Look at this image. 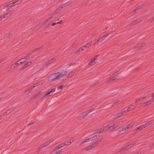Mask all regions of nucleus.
Returning a JSON list of instances; mask_svg holds the SVG:
<instances>
[{"mask_svg":"<svg viewBox=\"0 0 154 154\" xmlns=\"http://www.w3.org/2000/svg\"><path fill=\"white\" fill-rule=\"evenodd\" d=\"M146 97H141L140 98L137 99L135 101L136 103H138L139 101H141L142 100H143Z\"/></svg>","mask_w":154,"mask_h":154,"instance_id":"obj_20","label":"nucleus"},{"mask_svg":"<svg viewBox=\"0 0 154 154\" xmlns=\"http://www.w3.org/2000/svg\"><path fill=\"white\" fill-rule=\"evenodd\" d=\"M119 73V71H117L116 72H115L113 74H112V75L113 76H115L117 74H118Z\"/></svg>","mask_w":154,"mask_h":154,"instance_id":"obj_32","label":"nucleus"},{"mask_svg":"<svg viewBox=\"0 0 154 154\" xmlns=\"http://www.w3.org/2000/svg\"><path fill=\"white\" fill-rule=\"evenodd\" d=\"M19 60H18L17 61V63H15L13 64H12V65L11 66L10 68L11 69L17 66L19 64H20L21 63H23L22 62H19Z\"/></svg>","mask_w":154,"mask_h":154,"instance_id":"obj_6","label":"nucleus"},{"mask_svg":"<svg viewBox=\"0 0 154 154\" xmlns=\"http://www.w3.org/2000/svg\"><path fill=\"white\" fill-rule=\"evenodd\" d=\"M135 109V107L133 105H131L127 109V111L128 112Z\"/></svg>","mask_w":154,"mask_h":154,"instance_id":"obj_14","label":"nucleus"},{"mask_svg":"<svg viewBox=\"0 0 154 154\" xmlns=\"http://www.w3.org/2000/svg\"><path fill=\"white\" fill-rule=\"evenodd\" d=\"M91 148H92L95 146V145L94 143L92 144L90 146Z\"/></svg>","mask_w":154,"mask_h":154,"instance_id":"obj_43","label":"nucleus"},{"mask_svg":"<svg viewBox=\"0 0 154 154\" xmlns=\"http://www.w3.org/2000/svg\"><path fill=\"white\" fill-rule=\"evenodd\" d=\"M121 77H122L121 76H117L115 78V80L119 79Z\"/></svg>","mask_w":154,"mask_h":154,"instance_id":"obj_44","label":"nucleus"},{"mask_svg":"<svg viewBox=\"0 0 154 154\" xmlns=\"http://www.w3.org/2000/svg\"><path fill=\"white\" fill-rule=\"evenodd\" d=\"M89 113L88 111H85L82 113L81 114V116L82 117H85V116L87 115Z\"/></svg>","mask_w":154,"mask_h":154,"instance_id":"obj_16","label":"nucleus"},{"mask_svg":"<svg viewBox=\"0 0 154 154\" xmlns=\"http://www.w3.org/2000/svg\"><path fill=\"white\" fill-rule=\"evenodd\" d=\"M124 129V128H122L121 129H120L118 133H119L122 131Z\"/></svg>","mask_w":154,"mask_h":154,"instance_id":"obj_40","label":"nucleus"},{"mask_svg":"<svg viewBox=\"0 0 154 154\" xmlns=\"http://www.w3.org/2000/svg\"><path fill=\"white\" fill-rule=\"evenodd\" d=\"M18 4H19V3H16V4H15V2H14V3H13L11 5V6H9L8 8V9H10V8H11L12 7H13L15 6L16 5Z\"/></svg>","mask_w":154,"mask_h":154,"instance_id":"obj_25","label":"nucleus"},{"mask_svg":"<svg viewBox=\"0 0 154 154\" xmlns=\"http://www.w3.org/2000/svg\"><path fill=\"white\" fill-rule=\"evenodd\" d=\"M142 8V7H141L140 6L136 8L135 9L133 10V12H134L135 11H138V10L141 9Z\"/></svg>","mask_w":154,"mask_h":154,"instance_id":"obj_24","label":"nucleus"},{"mask_svg":"<svg viewBox=\"0 0 154 154\" xmlns=\"http://www.w3.org/2000/svg\"><path fill=\"white\" fill-rule=\"evenodd\" d=\"M5 17V16H4L3 15L2 16L0 17V19H1V20L2 19Z\"/></svg>","mask_w":154,"mask_h":154,"instance_id":"obj_50","label":"nucleus"},{"mask_svg":"<svg viewBox=\"0 0 154 154\" xmlns=\"http://www.w3.org/2000/svg\"><path fill=\"white\" fill-rule=\"evenodd\" d=\"M59 74L58 72H57L51 74L49 78L50 81L52 82L60 78V75Z\"/></svg>","mask_w":154,"mask_h":154,"instance_id":"obj_1","label":"nucleus"},{"mask_svg":"<svg viewBox=\"0 0 154 154\" xmlns=\"http://www.w3.org/2000/svg\"><path fill=\"white\" fill-rule=\"evenodd\" d=\"M56 59L55 58H53L51 59V60H48L47 62H46L45 63V65H47L51 63L52 62H53V61L55 60Z\"/></svg>","mask_w":154,"mask_h":154,"instance_id":"obj_10","label":"nucleus"},{"mask_svg":"<svg viewBox=\"0 0 154 154\" xmlns=\"http://www.w3.org/2000/svg\"><path fill=\"white\" fill-rule=\"evenodd\" d=\"M35 86H33L32 87H29L28 89L25 90L24 91V93L28 92V93H30L35 87Z\"/></svg>","mask_w":154,"mask_h":154,"instance_id":"obj_7","label":"nucleus"},{"mask_svg":"<svg viewBox=\"0 0 154 154\" xmlns=\"http://www.w3.org/2000/svg\"><path fill=\"white\" fill-rule=\"evenodd\" d=\"M153 100H152V99L150 100L149 101L147 102V103H151Z\"/></svg>","mask_w":154,"mask_h":154,"instance_id":"obj_55","label":"nucleus"},{"mask_svg":"<svg viewBox=\"0 0 154 154\" xmlns=\"http://www.w3.org/2000/svg\"><path fill=\"white\" fill-rule=\"evenodd\" d=\"M133 125H134V124H133V123L132 122L128 125L129 126H130L131 127Z\"/></svg>","mask_w":154,"mask_h":154,"instance_id":"obj_52","label":"nucleus"},{"mask_svg":"<svg viewBox=\"0 0 154 154\" xmlns=\"http://www.w3.org/2000/svg\"><path fill=\"white\" fill-rule=\"evenodd\" d=\"M10 14L9 13H8L4 15L5 17L6 16V17H8L9 16H10Z\"/></svg>","mask_w":154,"mask_h":154,"instance_id":"obj_39","label":"nucleus"},{"mask_svg":"<svg viewBox=\"0 0 154 154\" xmlns=\"http://www.w3.org/2000/svg\"><path fill=\"white\" fill-rule=\"evenodd\" d=\"M69 2H66V3L63 4L60 6V8H61V9L64 7H66V6L67 5H68L69 4L68 3Z\"/></svg>","mask_w":154,"mask_h":154,"instance_id":"obj_19","label":"nucleus"},{"mask_svg":"<svg viewBox=\"0 0 154 154\" xmlns=\"http://www.w3.org/2000/svg\"><path fill=\"white\" fill-rule=\"evenodd\" d=\"M22 2V0H20V2H19L18 1H17L16 2L17 3H19H19H21Z\"/></svg>","mask_w":154,"mask_h":154,"instance_id":"obj_61","label":"nucleus"},{"mask_svg":"<svg viewBox=\"0 0 154 154\" xmlns=\"http://www.w3.org/2000/svg\"><path fill=\"white\" fill-rule=\"evenodd\" d=\"M100 136L99 135L98 136H97V135H95L93 137H91V138H92V140H95L97 138H99L100 137Z\"/></svg>","mask_w":154,"mask_h":154,"instance_id":"obj_21","label":"nucleus"},{"mask_svg":"<svg viewBox=\"0 0 154 154\" xmlns=\"http://www.w3.org/2000/svg\"><path fill=\"white\" fill-rule=\"evenodd\" d=\"M118 126V125L117 124H114L113 125L110 126L109 125H107V127L109 128V129L110 131H112L113 129L116 128Z\"/></svg>","mask_w":154,"mask_h":154,"instance_id":"obj_2","label":"nucleus"},{"mask_svg":"<svg viewBox=\"0 0 154 154\" xmlns=\"http://www.w3.org/2000/svg\"><path fill=\"white\" fill-rule=\"evenodd\" d=\"M94 108H93L88 111L90 113V112H91L92 111L94 110Z\"/></svg>","mask_w":154,"mask_h":154,"instance_id":"obj_37","label":"nucleus"},{"mask_svg":"<svg viewBox=\"0 0 154 154\" xmlns=\"http://www.w3.org/2000/svg\"><path fill=\"white\" fill-rule=\"evenodd\" d=\"M32 63V62H28L26 64H25L23 67V68L24 69V68H26L28 66H29V65H31Z\"/></svg>","mask_w":154,"mask_h":154,"instance_id":"obj_18","label":"nucleus"},{"mask_svg":"<svg viewBox=\"0 0 154 154\" xmlns=\"http://www.w3.org/2000/svg\"><path fill=\"white\" fill-rule=\"evenodd\" d=\"M53 18V17L52 16H51V17H48L47 19V20L48 21H49L50 20H51V19H52Z\"/></svg>","mask_w":154,"mask_h":154,"instance_id":"obj_42","label":"nucleus"},{"mask_svg":"<svg viewBox=\"0 0 154 154\" xmlns=\"http://www.w3.org/2000/svg\"><path fill=\"white\" fill-rule=\"evenodd\" d=\"M153 100H152V99L150 100L149 101L147 102V103H151Z\"/></svg>","mask_w":154,"mask_h":154,"instance_id":"obj_54","label":"nucleus"},{"mask_svg":"<svg viewBox=\"0 0 154 154\" xmlns=\"http://www.w3.org/2000/svg\"><path fill=\"white\" fill-rule=\"evenodd\" d=\"M64 146V145L63 143L59 145L57 147H55L54 149L52 150V152H55V151L57 149L60 148Z\"/></svg>","mask_w":154,"mask_h":154,"instance_id":"obj_8","label":"nucleus"},{"mask_svg":"<svg viewBox=\"0 0 154 154\" xmlns=\"http://www.w3.org/2000/svg\"><path fill=\"white\" fill-rule=\"evenodd\" d=\"M145 43H142V44L141 45H140L141 48L142 47L144 46H145Z\"/></svg>","mask_w":154,"mask_h":154,"instance_id":"obj_51","label":"nucleus"},{"mask_svg":"<svg viewBox=\"0 0 154 154\" xmlns=\"http://www.w3.org/2000/svg\"><path fill=\"white\" fill-rule=\"evenodd\" d=\"M11 112H9V110H8L6 112H5V113H6V114L8 115L9 113Z\"/></svg>","mask_w":154,"mask_h":154,"instance_id":"obj_49","label":"nucleus"},{"mask_svg":"<svg viewBox=\"0 0 154 154\" xmlns=\"http://www.w3.org/2000/svg\"><path fill=\"white\" fill-rule=\"evenodd\" d=\"M42 92L41 91H40L37 93L35 94L33 97L31 98V99H33L36 98L38 96L40 95L42 93Z\"/></svg>","mask_w":154,"mask_h":154,"instance_id":"obj_15","label":"nucleus"},{"mask_svg":"<svg viewBox=\"0 0 154 154\" xmlns=\"http://www.w3.org/2000/svg\"><path fill=\"white\" fill-rule=\"evenodd\" d=\"M53 141V140L52 139H50V140H49L48 141V142H50V143H51Z\"/></svg>","mask_w":154,"mask_h":154,"instance_id":"obj_58","label":"nucleus"},{"mask_svg":"<svg viewBox=\"0 0 154 154\" xmlns=\"http://www.w3.org/2000/svg\"><path fill=\"white\" fill-rule=\"evenodd\" d=\"M71 143V141H69V142H66L65 141L64 144V145H70Z\"/></svg>","mask_w":154,"mask_h":154,"instance_id":"obj_27","label":"nucleus"},{"mask_svg":"<svg viewBox=\"0 0 154 154\" xmlns=\"http://www.w3.org/2000/svg\"><path fill=\"white\" fill-rule=\"evenodd\" d=\"M112 82V80L111 79H109L107 81H106V83H108Z\"/></svg>","mask_w":154,"mask_h":154,"instance_id":"obj_38","label":"nucleus"},{"mask_svg":"<svg viewBox=\"0 0 154 154\" xmlns=\"http://www.w3.org/2000/svg\"><path fill=\"white\" fill-rule=\"evenodd\" d=\"M126 112L124 111L123 112H120L118 113L115 116V118H116L120 117L123 114L124 112Z\"/></svg>","mask_w":154,"mask_h":154,"instance_id":"obj_12","label":"nucleus"},{"mask_svg":"<svg viewBox=\"0 0 154 154\" xmlns=\"http://www.w3.org/2000/svg\"><path fill=\"white\" fill-rule=\"evenodd\" d=\"M43 146H40V147H39V148H38V150H40L43 147Z\"/></svg>","mask_w":154,"mask_h":154,"instance_id":"obj_56","label":"nucleus"},{"mask_svg":"<svg viewBox=\"0 0 154 154\" xmlns=\"http://www.w3.org/2000/svg\"><path fill=\"white\" fill-rule=\"evenodd\" d=\"M55 91V88L51 89L50 91H48V94H50L53 91Z\"/></svg>","mask_w":154,"mask_h":154,"instance_id":"obj_30","label":"nucleus"},{"mask_svg":"<svg viewBox=\"0 0 154 154\" xmlns=\"http://www.w3.org/2000/svg\"><path fill=\"white\" fill-rule=\"evenodd\" d=\"M101 141L100 140L98 141L97 142L95 143H94V144L95 145V146H97V144H99L100 143Z\"/></svg>","mask_w":154,"mask_h":154,"instance_id":"obj_33","label":"nucleus"},{"mask_svg":"<svg viewBox=\"0 0 154 154\" xmlns=\"http://www.w3.org/2000/svg\"><path fill=\"white\" fill-rule=\"evenodd\" d=\"M130 126L128 125L125 128V130L126 129L129 128Z\"/></svg>","mask_w":154,"mask_h":154,"instance_id":"obj_46","label":"nucleus"},{"mask_svg":"<svg viewBox=\"0 0 154 154\" xmlns=\"http://www.w3.org/2000/svg\"><path fill=\"white\" fill-rule=\"evenodd\" d=\"M90 45L89 44H86L84 46H85L86 48L87 47H89Z\"/></svg>","mask_w":154,"mask_h":154,"instance_id":"obj_47","label":"nucleus"},{"mask_svg":"<svg viewBox=\"0 0 154 154\" xmlns=\"http://www.w3.org/2000/svg\"><path fill=\"white\" fill-rule=\"evenodd\" d=\"M80 50H81V49H79L77 51V52H76V53H79L80 52Z\"/></svg>","mask_w":154,"mask_h":154,"instance_id":"obj_59","label":"nucleus"},{"mask_svg":"<svg viewBox=\"0 0 154 154\" xmlns=\"http://www.w3.org/2000/svg\"><path fill=\"white\" fill-rule=\"evenodd\" d=\"M41 47H39L38 48H36L35 49L34 51H32V52H34V51H37V50H38L39 49H41Z\"/></svg>","mask_w":154,"mask_h":154,"instance_id":"obj_45","label":"nucleus"},{"mask_svg":"<svg viewBox=\"0 0 154 154\" xmlns=\"http://www.w3.org/2000/svg\"><path fill=\"white\" fill-rule=\"evenodd\" d=\"M144 128H145V126L143 125H142L140 127H137L134 130V132H135L136 131H137L138 130H141Z\"/></svg>","mask_w":154,"mask_h":154,"instance_id":"obj_11","label":"nucleus"},{"mask_svg":"<svg viewBox=\"0 0 154 154\" xmlns=\"http://www.w3.org/2000/svg\"><path fill=\"white\" fill-rule=\"evenodd\" d=\"M73 74H74V73H73V72L72 71L69 74V75H68V76H67V77L70 78L73 76Z\"/></svg>","mask_w":154,"mask_h":154,"instance_id":"obj_28","label":"nucleus"},{"mask_svg":"<svg viewBox=\"0 0 154 154\" xmlns=\"http://www.w3.org/2000/svg\"><path fill=\"white\" fill-rule=\"evenodd\" d=\"M85 48H86V47L84 46L82 47L81 48V51H83V50H85Z\"/></svg>","mask_w":154,"mask_h":154,"instance_id":"obj_35","label":"nucleus"},{"mask_svg":"<svg viewBox=\"0 0 154 154\" xmlns=\"http://www.w3.org/2000/svg\"><path fill=\"white\" fill-rule=\"evenodd\" d=\"M141 48V45H140L138 46H136L134 48V49L135 50H137L140 49Z\"/></svg>","mask_w":154,"mask_h":154,"instance_id":"obj_29","label":"nucleus"},{"mask_svg":"<svg viewBox=\"0 0 154 154\" xmlns=\"http://www.w3.org/2000/svg\"><path fill=\"white\" fill-rule=\"evenodd\" d=\"M99 82H96V83H95L94 85H97L98 84H99Z\"/></svg>","mask_w":154,"mask_h":154,"instance_id":"obj_60","label":"nucleus"},{"mask_svg":"<svg viewBox=\"0 0 154 154\" xmlns=\"http://www.w3.org/2000/svg\"><path fill=\"white\" fill-rule=\"evenodd\" d=\"M30 54H31V53H29L24 58H21V59H20V60L21 61V60H23V59H26V58L27 57H28Z\"/></svg>","mask_w":154,"mask_h":154,"instance_id":"obj_23","label":"nucleus"},{"mask_svg":"<svg viewBox=\"0 0 154 154\" xmlns=\"http://www.w3.org/2000/svg\"><path fill=\"white\" fill-rule=\"evenodd\" d=\"M153 100H152V99L150 100L149 101L147 102V103H151Z\"/></svg>","mask_w":154,"mask_h":154,"instance_id":"obj_53","label":"nucleus"},{"mask_svg":"<svg viewBox=\"0 0 154 154\" xmlns=\"http://www.w3.org/2000/svg\"><path fill=\"white\" fill-rule=\"evenodd\" d=\"M62 149H61V150H60L59 151H58L57 152V153L58 154H60V153L61 152V151H62Z\"/></svg>","mask_w":154,"mask_h":154,"instance_id":"obj_63","label":"nucleus"},{"mask_svg":"<svg viewBox=\"0 0 154 154\" xmlns=\"http://www.w3.org/2000/svg\"><path fill=\"white\" fill-rule=\"evenodd\" d=\"M153 123V122L152 121H150L149 122H147L146 124L143 125L145 126V128L147 127L150 125L152 124Z\"/></svg>","mask_w":154,"mask_h":154,"instance_id":"obj_17","label":"nucleus"},{"mask_svg":"<svg viewBox=\"0 0 154 154\" xmlns=\"http://www.w3.org/2000/svg\"><path fill=\"white\" fill-rule=\"evenodd\" d=\"M92 138H91V137H90L89 138H88L85 140V142H88V141H89V140H92Z\"/></svg>","mask_w":154,"mask_h":154,"instance_id":"obj_34","label":"nucleus"},{"mask_svg":"<svg viewBox=\"0 0 154 154\" xmlns=\"http://www.w3.org/2000/svg\"><path fill=\"white\" fill-rule=\"evenodd\" d=\"M105 129V128L104 127H102L100 129H98L96 133H98L99 134H100L102 132H103Z\"/></svg>","mask_w":154,"mask_h":154,"instance_id":"obj_13","label":"nucleus"},{"mask_svg":"<svg viewBox=\"0 0 154 154\" xmlns=\"http://www.w3.org/2000/svg\"><path fill=\"white\" fill-rule=\"evenodd\" d=\"M50 143V142H48V141L44 143L42 145L43 146H46L48 145Z\"/></svg>","mask_w":154,"mask_h":154,"instance_id":"obj_26","label":"nucleus"},{"mask_svg":"<svg viewBox=\"0 0 154 154\" xmlns=\"http://www.w3.org/2000/svg\"><path fill=\"white\" fill-rule=\"evenodd\" d=\"M62 22V20H60V21H59L58 22H56L55 23H56V24H57L61 23Z\"/></svg>","mask_w":154,"mask_h":154,"instance_id":"obj_57","label":"nucleus"},{"mask_svg":"<svg viewBox=\"0 0 154 154\" xmlns=\"http://www.w3.org/2000/svg\"><path fill=\"white\" fill-rule=\"evenodd\" d=\"M85 142V140L82 141L81 143H80V144H82L83 143H84Z\"/></svg>","mask_w":154,"mask_h":154,"instance_id":"obj_62","label":"nucleus"},{"mask_svg":"<svg viewBox=\"0 0 154 154\" xmlns=\"http://www.w3.org/2000/svg\"><path fill=\"white\" fill-rule=\"evenodd\" d=\"M48 21L47 20H46L45 21V22L44 23V24H44V25L45 24V23H47V22Z\"/></svg>","mask_w":154,"mask_h":154,"instance_id":"obj_64","label":"nucleus"},{"mask_svg":"<svg viewBox=\"0 0 154 154\" xmlns=\"http://www.w3.org/2000/svg\"><path fill=\"white\" fill-rule=\"evenodd\" d=\"M134 145L133 143H131L129 145H127V146L123 147L120 150L119 152H118L117 153H119V152H120L121 151H123L127 149H128L130 147H131L132 146H133Z\"/></svg>","mask_w":154,"mask_h":154,"instance_id":"obj_3","label":"nucleus"},{"mask_svg":"<svg viewBox=\"0 0 154 154\" xmlns=\"http://www.w3.org/2000/svg\"><path fill=\"white\" fill-rule=\"evenodd\" d=\"M141 20L137 19L136 21H134L129 24V26H131L134 24H135L138 23H140Z\"/></svg>","mask_w":154,"mask_h":154,"instance_id":"obj_5","label":"nucleus"},{"mask_svg":"<svg viewBox=\"0 0 154 154\" xmlns=\"http://www.w3.org/2000/svg\"><path fill=\"white\" fill-rule=\"evenodd\" d=\"M96 63V61L94 60H91L89 63V65H94Z\"/></svg>","mask_w":154,"mask_h":154,"instance_id":"obj_22","label":"nucleus"},{"mask_svg":"<svg viewBox=\"0 0 154 154\" xmlns=\"http://www.w3.org/2000/svg\"><path fill=\"white\" fill-rule=\"evenodd\" d=\"M109 33H108L107 35H105L103 36L101 38H100V39H99V40H98L95 43L96 44H98L99 42H102L103 39H104V38L107 37L108 35H109Z\"/></svg>","mask_w":154,"mask_h":154,"instance_id":"obj_4","label":"nucleus"},{"mask_svg":"<svg viewBox=\"0 0 154 154\" xmlns=\"http://www.w3.org/2000/svg\"><path fill=\"white\" fill-rule=\"evenodd\" d=\"M61 9V8L60 7L58 8L57 9L54 11V12L55 13H56L57 12H58Z\"/></svg>","mask_w":154,"mask_h":154,"instance_id":"obj_31","label":"nucleus"},{"mask_svg":"<svg viewBox=\"0 0 154 154\" xmlns=\"http://www.w3.org/2000/svg\"><path fill=\"white\" fill-rule=\"evenodd\" d=\"M58 73H59V74L60 75V78L63 77L67 73L66 71H63L61 72H58Z\"/></svg>","mask_w":154,"mask_h":154,"instance_id":"obj_9","label":"nucleus"},{"mask_svg":"<svg viewBox=\"0 0 154 154\" xmlns=\"http://www.w3.org/2000/svg\"><path fill=\"white\" fill-rule=\"evenodd\" d=\"M63 85H60L58 87V88L60 89H62L63 88Z\"/></svg>","mask_w":154,"mask_h":154,"instance_id":"obj_48","label":"nucleus"},{"mask_svg":"<svg viewBox=\"0 0 154 154\" xmlns=\"http://www.w3.org/2000/svg\"><path fill=\"white\" fill-rule=\"evenodd\" d=\"M91 149V148L90 146H89L86 148V149L87 150H90Z\"/></svg>","mask_w":154,"mask_h":154,"instance_id":"obj_41","label":"nucleus"},{"mask_svg":"<svg viewBox=\"0 0 154 154\" xmlns=\"http://www.w3.org/2000/svg\"><path fill=\"white\" fill-rule=\"evenodd\" d=\"M120 102L119 100H118L115 103H113L112 104V106H113L115 105V104H116L117 103L119 102Z\"/></svg>","mask_w":154,"mask_h":154,"instance_id":"obj_36","label":"nucleus"}]
</instances>
